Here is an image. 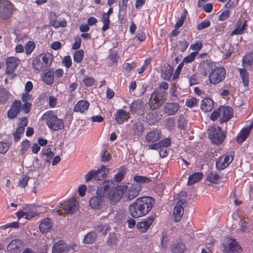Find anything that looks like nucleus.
Wrapping results in <instances>:
<instances>
[{"label":"nucleus","instance_id":"6e6d98bb","mask_svg":"<svg viewBox=\"0 0 253 253\" xmlns=\"http://www.w3.org/2000/svg\"><path fill=\"white\" fill-rule=\"evenodd\" d=\"M249 219L245 217L241 218L239 221V225L241 226V230L245 231L247 229V225Z\"/></svg>","mask_w":253,"mask_h":253},{"label":"nucleus","instance_id":"c03bdc74","mask_svg":"<svg viewBox=\"0 0 253 253\" xmlns=\"http://www.w3.org/2000/svg\"><path fill=\"white\" fill-rule=\"evenodd\" d=\"M9 97L8 92L4 88H0V103L3 104L6 102Z\"/></svg>","mask_w":253,"mask_h":253},{"label":"nucleus","instance_id":"20e7f679","mask_svg":"<svg viewBox=\"0 0 253 253\" xmlns=\"http://www.w3.org/2000/svg\"><path fill=\"white\" fill-rule=\"evenodd\" d=\"M225 69L221 66L216 67L212 69L209 75V80L211 84L215 85L222 82L225 78Z\"/></svg>","mask_w":253,"mask_h":253},{"label":"nucleus","instance_id":"5fc2aeb1","mask_svg":"<svg viewBox=\"0 0 253 253\" xmlns=\"http://www.w3.org/2000/svg\"><path fill=\"white\" fill-rule=\"evenodd\" d=\"M169 92L170 94V99L171 100H175L178 95V93L177 92V88L175 86H173L171 87L169 89Z\"/></svg>","mask_w":253,"mask_h":253},{"label":"nucleus","instance_id":"e2e57ef3","mask_svg":"<svg viewBox=\"0 0 253 253\" xmlns=\"http://www.w3.org/2000/svg\"><path fill=\"white\" fill-rule=\"evenodd\" d=\"M197 54V52H193L191 53L189 55L184 57L183 62L185 63H190L193 61L194 60Z\"/></svg>","mask_w":253,"mask_h":253},{"label":"nucleus","instance_id":"412c9836","mask_svg":"<svg viewBox=\"0 0 253 253\" xmlns=\"http://www.w3.org/2000/svg\"><path fill=\"white\" fill-rule=\"evenodd\" d=\"M161 131L158 129H154L148 132L145 136L147 143H151L158 141L161 138Z\"/></svg>","mask_w":253,"mask_h":253},{"label":"nucleus","instance_id":"a19ab883","mask_svg":"<svg viewBox=\"0 0 253 253\" xmlns=\"http://www.w3.org/2000/svg\"><path fill=\"white\" fill-rule=\"evenodd\" d=\"M118 237L115 233H110L107 240V244L108 246L113 247L116 246L118 243Z\"/></svg>","mask_w":253,"mask_h":253},{"label":"nucleus","instance_id":"603ef678","mask_svg":"<svg viewBox=\"0 0 253 253\" xmlns=\"http://www.w3.org/2000/svg\"><path fill=\"white\" fill-rule=\"evenodd\" d=\"M21 145V152L23 155L27 152L30 146V141L28 140L23 141L22 142Z\"/></svg>","mask_w":253,"mask_h":253},{"label":"nucleus","instance_id":"de8ad7c7","mask_svg":"<svg viewBox=\"0 0 253 253\" xmlns=\"http://www.w3.org/2000/svg\"><path fill=\"white\" fill-rule=\"evenodd\" d=\"M187 13V11L185 10H184V12L181 14V16L177 20V22L175 24L174 27L176 29H178L182 26L184 21L186 18Z\"/></svg>","mask_w":253,"mask_h":253},{"label":"nucleus","instance_id":"774afa93","mask_svg":"<svg viewBox=\"0 0 253 253\" xmlns=\"http://www.w3.org/2000/svg\"><path fill=\"white\" fill-rule=\"evenodd\" d=\"M62 63L67 68H70L72 65L71 57L69 56H65L63 59Z\"/></svg>","mask_w":253,"mask_h":253},{"label":"nucleus","instance_id":"f3484780","mask_svg":"<svg viewBox=\"0 0 253 253\" xmlns=\"http://www.w3.org/2000/svg\"><path fill=\"white\" fill-rule=\"evenodd\" d=\"M233 110L229 107H220V122L224 123L228 121L233 116Z\"/></svg>","mask_w":253,"mask_h":253},{"label":"nucleus","instance_id":"338daca9","mask_svg":"<svg viewBox=\"0 0 253 253\" xmlns=\"http://www.w3.org/2000/svg\"><path fill=\"white\" fill-rule=\"evenodd\" d=\"M9 149V145L7 143L0 142V153H5Z\"/></svg>","mask_w":253,"mask_h":253},{"label":"nucleus","instance_id":"9b49d317","mask_svg":"<svg viewBox=\"0 0 253 253\" xmlns=\"http://www.w3.org/2000/svg\"><path fill=\"white\" fill-rule=\"evenodd\" d=\"M125 186L126 188L125 193L127 190L126 197L129 200L137 197L139 192L141 190V186L139 183H133L129 187Z\"/></svg>","mask_w":253,"mask_h":253},{"label":"nucleus","instance_id":"0e129e2a","mask_svg":"<svg viewBox=\"0 0 253 253\" xmlns=\"http://www.w3.org/2000/svg\"><path fill=\"white\" fill-rule=\"evenodd\" d=\"M96 230L98 232L101 233L102 235H106L107 234V230L108 229V227L106 226H104L103 225H97L95 227Z\"/></svg>","mask_w":253,"mask_h":253},{"label":"nucleus","instance_id":"a211bd4d","mask_svg":"<svg viewBox=\"0 0 253 253\" xmlns=\"http://www.w3.org/2000/svg\"><path fill=\"white\" fill-rule=\"evenodd\" d=\"M71 248L62 241L55 243L52 247V253H69Z\"/></svg>","mask_w":253,"mask_h":253},{"label":"nucleus","instance_id":"2f4dec72","mask_svg":"<svg viewBox=\"0 0 253 253\" xmlns=\"http://www.w3.org/2000/svg\"><path fill=\"white\" fill-rule=\"evenodd\" d=\"M99 196H94L92 197L89 201V205L94 209H99L101 207L102 201V199Z\"/></svg>","mask_w":253,"mask_h":253},{"label":"nucleus","instance_id":"e433bc0d","mask_svg":"<svg viewBox=\"0 0 253 253\" xmlns=\"http://www.w3.org/2000/svg\"><path fill=\"white\" fill-rule=\"evenodd\" d=\"M109 17L110 16H109L108 14H105V12H104L102 14V22L103 24L102 30L103 32H105L109 28V25L110 22Z\"/></svg>","mask_w":253,"mask_h":253},{"label":"nucleus","instance_id":"cd10ccee","mask_svg":"<svg viewBox=\"0 0 253 253\" xmlns=\"http://www.w3.org/2000/svg\"><path fill=\"white\" fill-rule=\"evenodd\" d=\"M89 105V103L87 101L80 100L75 105L74 109L75 112L83 113L88 108Z\"/></svg>","mask_w":253,"mask_h":253},{"label":"nucleus","instance_id":"5701e85b","mask_svg":"<svg viewBox=\"0 0 253 253\" xmlns=\"http://www.w3.org/2000/svg\"><path fill=\"white\" fill-rule=\"evenodd\" d=\"M129 118V113L123 109L118 110L115 115V121L118 124H121L124 122L127 121Z\"/></svg>","mask_w":253,"mask_h":253},{"label":"nucleus","instance_id":"1a4fd4ad","mask_svg":"<svg viewBox=\"0 0 253 253\" xmlns=\"http://www.w3.org/2000/svg\"><path fill=\"white\" fill-rule=\"evenodd\" d=\"M234 153L230 152L225 155H223L216 162V167L218 169H223L226 168L233 161Z\"/></svg>","mask_w":253,"mask_h":253},{"label":"nucleus","instance_id":"3c124183","mask_svg":"<svg viewBox=\"0 0 253 253\" xmlns=\"http://www.w3.org/2000/svg\"><path fill=\"white\" fill-rule=\"evenodd\" d=\"M125 175V170H121L115 175L114 180L115 182H120L124 178Z\"/></svg>","mask_w":253,"mask_h":253},{"label":"nucleus","instance_id":"393cba45","mask_svg":"<svg viewBox=\"0 0 253 253\" xmlns=\"http://www.w3.org/2000/svg\"><path fill=\"white\" fill-rule=\"evenodd\" d=\"M52 228V220L49 218H45L40 223L39 228L42 233L49 232Z\"/></svg>","mask_w":253,"mask_h":253},{"label":"nucleus","instance_id":"052dcab7","mask_svg":"<svg viewBox=\"0 0 253 253\" xmlns=\"http://www.w3.org/2000/svg\"><path fill=\"white\" fill-rule=\"evenodd\" d=\"M230 16V12L228 10L223 11L218 16V20L223 21L227 19Z\"/></svg>","mask_w":253,"mask_h":253},{"label":"nucleus","instance_id":"79ce46f5","mask_svg":"<svg viewBox=\"0 0 253 253\" xmlns=\"http://www.w3.org/2000/svg\"><path fill=\"white\" fill-rule=\"evenodd\" d=\"M185 248V246L183 244L177 243L173 245L171 250L173 253H183Z\"/></svg>","mask_w":253,"mask_h":253},{"label":"nucleus","instance_id":"f257e3e1","mask_svg":"<svg viewBox=\"0 0 253 253\" xmlns=\"http://www.w3.org/2000/svg\"><path fill=\"white\" fill-rule=\"evenodd\" d=\"M126 189L125 186H116L113 181L106 180L98 187L96 194L100 197L109 199L115 204L121 199Z\"/></svg>","mask_w":253,"mask_h":253},{"label":"nucleus","instance_id":"2eb2a0df","mask_svg":"<svg viewBox=\"0 0 253 253\" xmlns=\"http://www.w3.org/2000/svg\"><path fill=\"white\" fill-rule=\"evenodd\" d=\"M253 127V122L251 121L250 124L244 127L238 134L236 136V140L239 144L243 143L247 138L250 134V131Z\"/></svg>","mask_w":253,"mask_h":253},{"label":"nucleus","instance_id":"4468645a","mask_svg":"<svg viewBox=\"0 0 253 253\" xmlns=\"http://www.w3.org/2000/svg\"><path fill=\"white\" fill-rule=\"evenodd\" d=\"M62 208L69 213H73L78 210V202L74 198H71L62 204Z\"/></svg>","mask_w":253,"mask_h":253},{"label":"nucleus","instance_id":"4be33fe9","mask_svg":"<svg viewBox=\"0 0 253 253\" xmlns=\"http://www.w3.org/2000/svg\"><path fill=\"white\" fill-rule=\"evenodd\" d=\"M130 111L132 112L142 115L144 113V104L140 100L134 101L130 106Z\"/></svg>","mask_w":253,"mask_h":253},{"label":"nucleus","instance_id":"72a5a7b5","mask_svg":"<svg viewBox=\"0 0 253 253\" xmlns=\"http://www.w3.org/2000/svg\"><path fill=\"white\" fill-rule=\"evenodd\" d=\"M54 72L49 70L42 76V80L47 84H51L53 83Z\"/></svg>","mask_w":253,"mask_h":253},{"label":"nucleus","instance_id":"f8f14e48","mask_svg":"<svg viewBox=\"0 0 253 253\" xmlns=\"http://www.w3.org/2000/svg\"><path fill=\"white\" fill-rule=\"evenodd\" d=\"M21 110V102L19 100H14L7 111V117L13 119L17 117Z\"/></svg>","mask_w":253,"mask_h":253},{"label":"nucleus","instance_id":"37998d69","mask_svg":"<svg viewBox=\"0 0 253 253\" xmlns=\"http://www.w3.org/2000/svg\"><path fill=\"white\" fill-rule=\"evenodd\" d=\"M41 59L47 68L51 62V55L49 53L42 54L41 55Z\"/></svg>","mask_w":253,"mask_h":253},{"label":"nucleus","instance_id":"0eeeda50","mask_svg":"<svg viewBox=\"0 0 253 253\" xmlns=\"http://www.w3.org/2000/svg\"><path fill=\"white\" fill-rule=\"evenodd\" d=\"M210 138L215 144H220L224 140L225 135L219 127H212L209 134Z\"/></svg>","mask_w":253,"mask_h":253},{"label":"nucleus","instance_id":"4c0bfd02","mask_svg":"<svg viewBox=\"0 0 253 253\" xmlns=\"http://www.w3.org/2000/svg\"><path fill=\"white\" fill-rule=\"evenodd\" d=\"M143 124L139 122L135 123L132 128L134 134L137 135H140L143 132Z\"/></svg>","mask_w":253,"mask_h":253},{"label":"nucleus","instance_id":"dca6fc26","mask_svg":"<svg viewBox=\"0 0 253 253\" xmlns=\"http://www.w3.org/2000/svg\"><path fill=\"white\" fill-rule=\"evenodd\" d=\"M179 108V104L176 102L166 103L163 106L164 113L168 116L174 115Z\"/></svg>","mask_w":253,"mask_h":253},{"label":"nucleus","instance_id":"423d86ee","mask_svg":"<svg viewBox=\"0 0 253 253\" xmlns=\"http://www.w3.org/2000/svg\"><path fill=\"white\" fill-rule=\"evenodd\" d=\"M12 3L8 0H0V17L2 19L9 18L13 13Z\"/></svg>","mask_w":253,"mask_h":253},{"label":"nucleus","instance_id":"4d7b16f0","mask_svg":"<svg viewBox=\"0 0 253 253\" xmlns=\"http://www.w3.org/2000/svg\"><path fill=\"white\" fill-rule=\"evenodd\" d=\"M210 25H211V22L210 21L204 20V21H202V22H201L200 23H199L197 25V28L199 30H201L204 29L206 28L210 27Z\"/></svg>","mask_w":253,"mask_h":253},{"label":"nucleus","instance_id":"6ab92c4d","mask_svg":"<svg viewBox=\"0 0 253 253\" xmlns=\"http://www.w3.org/2000/svg\"><path fill=\"white\" fill-rule=\"evenodd\" d=\"M24 245L23 242L18 239L12 240L7 246V249L11 253H17L22 250Z\"/></svg>","mask_w":253,"mask_h":253},{"label":"nucleus","instance_id":"f704fd0d","mask_svg":"<svg viewBox=\"0 0 253 253\" xmlns=\"http://www.w3.org/2000/svg\"><path fill=\"white\" fill-rule=\"evenodd\" d=\"M34 68L38 71H44L47 69L41 59V57H36L33 62Z\"/></svg>","mask_w":253,"mask_h":253},{"label":"nucleus","instance_id":"39448f33","mask_svg":"<svg viewBox=\"0 0 253 253\" xmlns=\"http://www.w3.org/2000/svg\"><path fill=\"white\" fill-rule=\"evenodd\" d=\"M167 93L165 91H157L153 93L149 99V106L151 109L155 110L159 108L162 103L165 101L167 98Z\"/></svg>","mask_w":253,"mask_h":253},{"label":"nucleus","instance_id":"c756f323","mask_svg":"<svg viewBox=\"0 0 253 253\" xmlns=\"http://www.w3.org/2000/svg\"><path fill=\"white\" fill-rule=\"evenodd\" d=\"M94 171L96 172V174H94V180H101L106 177L107 170L105 166H102L100 169Z\"/></svg>","mask_w":253,"mask_h":253},{"label":"nucleus","instance_id":"b1692460","mask_svg":"<svg viewBox=\"0 0 253 253\" xmlns=\"http://www.w3.org/2000/svg\"><path fill=\"white\" fill-rule=\"evenodd\" d=\"M213 63L209 60H203L199 66L202 74L204 76H207L210 71L212 69Z\"/></svg>","mask_w":253,"mask_h":253},{"label":"nucleus","instance_id":"09e8293b","mask_svg":"<svg viewBox=\"0 0 253 253\" xmlns=\"http://www.w3.org/2000/svg\"><path fill=\"white\" fill-rule=\"evenodd\" d=\"M35 48V44L33 42H28L25 46L26 53L27 54H30L34 48Z\"/></svg>","mask_w":253,"mask_h":253},{"label":"nucleus","instance_id":"49530a36","mask_svg":"<svg viewBox=\"0 0 253 253\" xmlns=\"http://www.w3.org/2000/svg\"><path fill=\"white\" fill-rule=\"evenodd\" d=\"M84 53L83 50H77L74 54V60L77 63H80L84 58Z\"/></svg>","mask_w":253,"mask_h":253},{"label":"nucleus","instance_id":"8fccbe9b","mask_svg":"<svg viewBox=\"0 0 253 253\" xmlns=\"http://www.w3.org/2000/svg\"><path fill=\"white\" fill-rule=\"evenodd\" d=\"M134 181L136 182L135 183H147L149 182L150 179L146 177L136 175L134 176Z\"/></svg>","mask_w":253,"mask_h":253},{"label":"nucleus","instance_id":"aec40b11","mask_svg":"<svg viewBox=\"0 0 253 253\" xmlns=\"http://www.w3.org/2000/svg\"><path fill=\"white\" fill-rule=\"evenodd\" d=\"M154 220V217L153 216L149 217L140 222H138L136 224V227L141 232H145L149 229Z\"/></svg>","mask_w":253,"mask_h":253},{"label":"nucleus","instance_id":"ea45409f","mask_svg":"<svg viewBox=\"0 0 253 253\" xmlns=\"http://www.w3.org/2000/svg\"><path fill=\"white\" fill-rule=\"evenodd\" d=\"M96 238V234L95 232H90L87 233L84 238V242L86 244L93 243Z\"/></svg>","mask_w":253,"mask_h":253},{"label":"nucleus","instance_id":"c85d7f7f","mask_svg":"<svg viewBox=\"0 0 253 253\" xmlns=\"http://www.w3.org/2000/svg\"><path fill=\"white\" fill-rule=\"evenodd\" d=\"M173 72V68L168 65L162 70L161 77L165 80L169 81Z\"/></svg>","mask_w":253,"mask_h":253},{"label":"nucleus","instance_id":"bf43d9fd","mask_svg":"<svg viewBox=\"0 0 253 253\" xmlns=\"http://www.w3.org/2000/svg\"><path fill=\"white\" fill-rule=\"evenodd\" d=\"M32 107L31 102H24L23 104L21 105V109L25 114H28Z\"/></svg>","mask_w":253,"mask_h":253},{"label":"nucleus","instance_id":"bb28decb","mask_svg":"<svg viewBox=\"0 0 253 253\" xmlns=\"http://www.w3.org/2000/svg\"><path fill=\"white\" fill-rule=\"evenodd\" d=\"M246 25V21H244L243 23H242V21H238L236 23L235 29L231 32L230 35L242 34L244 33Z\"/></svg>","mask_w":253,"mask_h":253},{"label":"nucleus","instance_id":"a878e982","mask_svg":"<svg viewBox=\"0 0 253 253\" xmlns=\"http://www.w3.org/2000/svg\"><path fill=\"white\" fill-rule=\"evenodd\" d=\"M213 101L210 98H206L201 101V109L205 112H209L213 108Z\"/></svg>","mask_w":253,"mask_h":253},{"label":"nucleus","instance_id":"9d476101","mask_svg":"<svg viewBox=\"0 0 253 253\" xmlns=\"http://www.w3.org/2000/svg\"><path fill=\"white\" fill-rule=\"evenodd\" d=\"M186 205L184 199H180L176 204L173 211V219L175 222L179 221L183 214V206Z\"/></svg>","mask_w":253,"mask_h":253},{"label":"nucleus","instance_id":"ddd939ff","mask_svg":"<svg viewBox=\"0 0 253 253\" xmlns=\"http://www.w3.org/2000/svg\"><path fill=\"white\" fill-rule=\"evenodd\" d=\"M20 63V59L17 57L13 56L8 57L6 61V73L7 74H12Z\"/></svg>","mask_w":253,"mask_h":253},{"label":"nucleus","instance_id":"69168bd1","mask_svg":"<svg viewBox=\"0 0 253 253\" xmlns=\"http://www.w3.org/2000/svg\"><path fill=\"white\" fill-rule=\"evenodd\" d=\"M239 0H229L225 4V7L227 8L235 7L238 3Z\"/></svg>","mask_w":253,"mask_h":253},{"label":"nucleus","instance_id":"680f3d73","mask_svg":"<svg viewBox=\"0 0 253 253\" xmlns=\"http://www.w3.org/2000/svg\"><path fill=\"white\" fill-rule=\"evenodd\" d=\"M151 60L150 59H146L144 64L141 66L140 68L137 70L138 74H141L144 72L148 67V65L150 63Z\"/></svg>","mask_w":253,"mask_h":253},{"label":"nucleus","instance_id":"a18cd8bd","mask_svg":"<svg viewBox=\"0 0 253 253\" xmlns=\"http://www.w3.org/2000/svg\"><path fill=\"white\" fill-rule=\"evenodd\" d=\"M243 62L250 66L253 65V52H251L246 54L243 59Z\"/></svg>","mask_w":253,"mask_h":253},{"label":"nucleus","instance_id":"7ed1b4c3","mask_svg":"<svg viewBox=\"0 0 253 253\" xmlns=\"http://www.w3.org/2000/svg\"><path fill=\"white\" fill-rule=\"evenodd\" d=\"M47 126L53 131L64 128V122L58 119L52 111H46L42 116Z\"/></svg>","mask_w":253,"mask_h":253},{"label":"nucleus","instance_id":"c9c22d12","mask_svg":"<svg viewBox=\"0 0 253 253\" xmlns=\"http://www.w3.org/2000/svg\"><path fill=\"white\" fill-rule=\"evenodd\" d=\"M239 73L245 86L247 87L249 84V75L245 69H240Z\"/></svg>","mask_w":253,"mask_h":253},{"label":"nucleus","instance_id":"6e6552de","mask_svg":"<svg viewBox=\"0 0 253 253\" xmlns=\"http://www.w3.org/2000/svg\"><path fill=\"white\" fill-rule=\"evenodd\" d=\"M223 251L225 253H241L242 248L235 240L229 239L226 244H223Z\"/></svg>","mask_w":253,"mask_h":253},{"label":"nucleus","instance_id":"473e14b6","mask_svg":"<svg viewBox=\"0 0 253 253\" xmlns=\"http://www.w3.org/2000/svg\"><path fill=\"white\" fill-rule=\"evenodd\" d=\"M222 179L220 175L214 172L208 174L207 176V179L208 181L215 184H218L220 182H224V180H222Z\"/></svg>","mask_w":253,"mask_h":253},{"label":"nucleus","instance_id":"7c9ffc66","mask_svg":"<svg viewBox=\"0 0 253 253\" xmlns=\"http://www.w3.org/2000/svg\"><path fill=\"white\" fill-rule=\"evenodd\" d=\"M203 174L201 172H196L189 176L187 185H192L200 180L203 177Z\"/></svg>","mask_w":253,"mask_h":253},{"label":"nucleus","instance_id":"864d4df0","mask_svg":"<svg viewBox=\"0 0 253 253\" xmlns=\"http://www.w3.org/2000/svg\"><path fill=\"white\" fill-rule=\"evenodd\" d=\"M21 100L23 102H31L33 101L32 96L29 92L23 93L22 94Z\"/></svg>","mask_w":253,"mask_h":253},{"label":"nucleus","instance_id":"f03ea898","mask_svg":"<svg viewBox=\"0 0 253 253\" xmlns=\"http://www.w3.org/2000/svg\"><path fill=\"white\" fill-rule=\"evenodd\" d=\"M154 203V199L151 197L138 198L129 205V214L134 218L144 216L151 210Z\"/></svg>","mask_w":253,"mask_h":253},{"label":"nucleus","instance_id":"13d9d810","mask_svg":"<svg viewBox=\"0 0 253 253\" xmlns=\"http://www.w3.org/2000/svg\"><path fill=\"white\" fill-rule=\"evenodd\" d=\"M29 179V177L27 176L22 177L19 179L18 185L20 187L24 188L27 186Z\"/></svg>","mask_w":253,"mask_h":253},{"label":"nucleus","instance_id":"58836bf2","mask_svg":"<svg viewBox=\"0 0 253 253\" xmlns=\"http://www.w3.org/2000/svg\"><path fill=\"white\" fill-rule=\"evenodd\" d=\"M42 153L44 156H45V158L44 160L47 163H50L51 159L53 158L54 154L52 151L51 149L50 148H48L42 150Z\"/></svg>","mask_w":253,"mask_h":253}]
</instances>
